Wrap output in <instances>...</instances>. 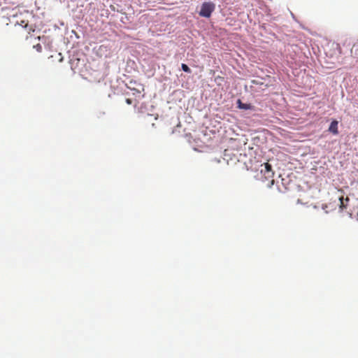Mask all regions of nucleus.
Wrapping results in <instances>:
<instances>
[{"label": "nucleus", "instance_id": "nucleus-6", "mask_svg": "<svg viewBox=\"0 0 358 358\" xmlns=\"http://www.w3.org/2000/svg\"><path fill=\"white\" fill-rule=\"evenodd\" d=\"M181 68L182 71H184L186 73H191V69L188 67V66L185 64H182Z\"/></svg>", "mask_w": 358, "mask_h": 358}, {"label": "nucleus", "instance_id": "nucleus-11", "mask_svg": "<svg viewBox=\"0 0 358 358\" xmlns=\"http://www.w3.org/2000/svg\"><path fill=\"white\" fill-rule=\"evenodd\" d=\"M357 220H358V212H357Z\"/></svg>", "mask_w": 358, "mask_h": 358}, {"label": "nucleus", "instance_id": "nucleus-4", "mask_svg": "<svg viewBox=\"0 0 358 358\" xmlns=\"http://www.w3.org/2000/svg\"><path fill=\"white\" fill-rule=\"evenodd\" d=\"M345 202L344 201V198L343 196H341L339 198V201H340V208L341 210H343L344 208H346V206H347V203L349 201V198L348 197H346L345 198Z\"/></svg>", "mask_w": 358, "mask_h": 358}, {"label": "nucleus", "instance_id": "nucleus-3", "mask_svg": "<svg viewBox=\"0 0 358 358\" xmlns=\"http://www.w3.org/2000/svg\"><path fill=\"white\" fill-rule=\"evenodd\" d=\"M338 122L337 120H333L329 127V131L334 135H337L338 134Z\"/></svg>", "mask_w": 358, "mask_h": 358}, {"label": "nucleus", "instance_id": "nucleus-5", "mask_svg": "<svg viewBox=\"0 0 358 358\" xmlns=\"http://www.w3.org/2000/svg\"><path fill=\"white\" fill-rule=\"evenodd\" d=\"M238 108H241V109L248 110V109L251 108V106L250 104L243 103L241 102V101L240 99L238 100Z\"/></svg>", "mask_w": 358, "mask_h": 358}, {"label": "nucleus", "instance_id": "nucleus-9", "mask_svg": "<svg viewBox=\"0 0 358 358\" xmlns=\"http://www.w3.org/2000/svg\"><path fill=\"white\" fill-rule=\"evenodd\" d=\"M273 182H274V180H273V179H272V180H271V185H273Z\"/></svg>", "mask_w": 358, "mask_h": 358}, {"label": "nucleus", "instance_id": "nucleus-1", "mask_svg": "<svg viewBox=\"0 0 358 358\" xmlns=\"http://www.w3.org/2000/svg\"><path fill=\"white\" fill-rule=\"evenodd\" d=\"M215 8V5L213 2H204L201 5L199 15L204 17H210Z\"/></svg>", "mask_w": 358, "mask_h": 358}, {"label": "nucleus", "instance_id": "nucleus-10", "mask_svg": "<svg viewBox=\"0 0 358 358\" xmlns=\"http://www.w3.org/2000/svg\"><path fill=\"white\" fill-rule=\"evenodd\" d=\"M137 92L138 93H141V90H136Z\"/></svg>", "mask_w": 358, "mask_h": 358}, {"label": "nucleus", "instance_id": "nucleus-8", "mask_svg": "<svg viewBox=\"0 0 358 358\" xmlns=\"http://www.w3.org/2000/svg\"><path fill=\"white\" fill-rule=\"evenodd\" d=\"M126 103L129 105L131 104L132 103V100L131 99H126Z\"/></svg>", "mask_w": 358, "mask_h": 358}, {"label": "nucleus", "instance_id": "nucleus-2", "mask_svg": "<svg viewBox=\"0 0 358 358\" xmlns=\"http://www.w3.org/2000/svg\"><path fill=\"white\" fill-rule=\"evenodd\" d=\"M264 169L261 170V173H264L266 178H271L273 177L274 173L272 170V166L268 163L264 164Z\"/></svg>", "mask_w": 358, "mask_h": 358}, {"label": "nucleus", "instance_id": "nucleus-7", "mask_svg": "<svg viewBox=\"0 0 358 358\" xmlns=\"http://www.w3.org/2000/svg\"><path fill=\"white\" fill-rule=\"evenodd\" d=\"M34 48H35L39 52L42 51V46L40 43L34 45Z\"/></svg>", "mask_w": 358, "mask_h": 358}]
</instances>
